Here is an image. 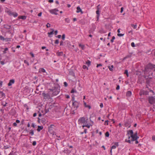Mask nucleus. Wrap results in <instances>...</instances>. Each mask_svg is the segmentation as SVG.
Listing matches in <instances>:
<instances>
[{
	"label": "nucleus",
	"instance_id": "obj_47",
	"mask_svg": "<svg viewBox=\"0 0 155 155\" xmlns=\"http://www.w3.org/2000/svg\"><path fill=\"white\" fill-rule=\"evenodd\" d=\"M25 107L26 108V109L28 110L29 109L28 107L27 106V104H25L24 105Z\"/></svg>",
	"mask_w": 155,
	"mask_h": 155
},
{
	"label": "nucleus",
	"instance_id": "obj_35",
	"mask_svg": "<svg viewBox=\"0 0 155 155\" xmlns=\"http://www.w3.org/2000/svg\"><path fill=\"white\" fill-rule=\"evenodd\" d=\"M99 32L101 34H102V33H105V32L103 30V29H102L99 31Z\"/></svg>",
	"mask_w": 155,
	"mask_h": 155
},
{
	"label": "nucleus",
	"instance_id": "obj_19",
	"mask_svg": "<svg viewBox=\"0 0 155 155\" xmlns=\"http://www.w3.org/2000/svg\"><path fill=\"white\" fill-rule=\"evenodd\" d=\"M11 25H4V28L7 29H10L11 28Z\"/></svg>",
	"mask_w": 155,
	"mask_h": 155
},
{
	"label": "nucleus",
	"instance_id": "obj_32",
	"mask_svg": "<svg viewBox=\"0 0 155 155\" xmlns=\"http://www.w3.org/2000/svg\"><path fill=\"white\" fill-rule=\"evenodd\" d=\"M29 134H31V135H33L34 134V130H31Z\"/></svg>",
	"mask_w": 155,
	"mask_h": 155
},
{
	"label": "nucleus",
	"instance_id": "obj_27",
	"mask_svg": "<svg viewBox=\"0 0 155 155\" xmlns=\"http://www.w3.org/2000/svg\"><path fill=\"white\" fill-rule=\"evenodd\" d=\"M86 64L88 66H90L91 65V61L89 60H88L86 62Z\"/></svg>",
	"mask_w": 155,
	"mask_h": 155
},
{
	"label": "nucleus",
	"instance_id": "obj_10",
	"mask_svg": "<svg viewBox=\"0 0 155 155\" xmlns=\"http://www.w3.org/2000/svg\"><path fill=\"white\" fill-rule=\"evenodd\" d=\"M154 68L153 65L151 63L148 64L146 66V69L147 68V69H152Z\"/></svg>",
	"mask_w": 155,
	"mask_h": 155
},
{
	"label": "nucleus",
	"instance_id": "obj_11",
	"mask_svg": "<svg viewBox=\"0 0 155 155\" xmlns=\"http://www.w3.org/2000/svg\"><path fill=\"white\" fill-rule=\"evenodd\" d=\"M140 96L145 95V91L143 90H141L139 92Z\"/></svg>",
	"mask_w": 155,
	"mask_h": 155
},
{
	"label": "nucleus",
	"instance_id": "obj_31",
	"mask_svg": "<svg viewBox=\"0 0 155 155\" xmlns=\"http://www.w3.org/2000/svg\"><path fill=\"white\" fill-rule=\"evenodd\" d=\"M105 136L107 137H108L109 136V133L108 131L106 132L105 134Z\"/></svg>",
	"mask_w": 155,
	"mask_h": 155
},
{
	"label": "nucleus",
	"instance_id": "obj_38",
	"mask_svg": "<svg viewBox=\"0 0 155 155\" xmlns=\"http://www.w3.org/2000/svg\"><path fill=\"white\" fill-rule=\"evenodd\" d=\"M71 93H77V91L76 90H74V89H72V90H71Z\"/></svg>",
	"mask_w": 155,
	"mask_h": 155
},
{
	"label": "nucleus",
	"instance_id": "obj_20",
	"mask_svg": "<svg viewBox=\"0 0 155 155\" xmlns=\"http://www.w3.org/2000/svg\"><path fill=\"white\" fill-rule=\"evenodd\" d=\"M38 127L37 130L38 132H40L41 130L43 129V126H38Z\"/></svg>",
	"mask_w": 155,
	"mask_h": 155
},
{
	"label": "nucleus",
	"instance_id": "obj_25",
	"mask_svg": "<svg viewBox=\"0 0 155 155\" xmlns=\"http://www.w3.org/2000/svg\"><path fill=\"white\" fill-rule=\"evenodd\" d=\"M8 155H17L16 154V152H14L13 151H12Z\"/></svg>",
	"mask_w": 155,
	"mask_h": 155
},
{
	"label": "nucleus",
	"instance_id": "obj_5",
	"mask_svg": "<svg viewBox=\"0 0 155 155\" xmlns=\"http://www.w3.org/2000/svg\"><path fill=\"white\" fill-rule=\"evenodd\" d=\"M7 13L10 16L12 15L14 17H15L18 15V14L16 12H12L10 10H9L7 11Z\"/></svg>",
	"mask_w": 155,
	"mask_h": 155
},
{
	"label": "nucleus",
	"instance_id": "obj_55",
	"mask_svg": "<svg viewBox=\"0 0 155 155\" xmlns=\"http://www.w3.org/2000/svg\"><path fill=\"white\" fill-rule=\"evenodd\" d=\"M152 139L153 140L155 141V135H154L152 136Z\"/></svg>",
	"mask_w": 155,
	"mask_h": 155
},
{
	"label": "nucleus",
	"instance_id": "obj_30",
	"mask_svg": "<svg viewBox=\"0 0 155 155\" xmlns=\"http://www.w3.org/2000/svg\"><path fill=\"white\" fill-rule=\"evenodd\" d=\"M108 68H109V70H110V71H112L113 70V68H114V66H113V65H112L111 66V67H110V66H108Z\"/></svg>",
	"mask_w": 155,
	"mask_h": 155
},
{
	"label": "nucleus",
	"instance_id": "obj_54",
	"mask_svg": "<svg viewBox=\"0 0 155 155\" xmlns=\"http://www.w3.org/2000/svg\"><path fill=\"white\" fill-rule=\"evenodd\" d=\"M131 46H132V47H134L135 46V44L134 42L131 43Z\"/></svg>",
	"mask_w": 155,
	"mask_h": 155
},
{
	"label": "nucleus",
	"instance_id": "obj_37",
	"mask_svg": "<svg viewBox=\"0 0 155 155\" xmlns=\"http://www.w3.org/2000/svg\"><path fill=\"white\" fill-rule=\"evenodd\" d=\"M24 62L25 63V64H26L27 66H29V62L26 60H24Z\"/></svg>",
	"mask_w": 155,
	"mask_h": 155
},
{
	"label": "nucleus",
	"instance_id": "obj_43",
	"mask_svg": "<svg viewBox=\"0 0 155 155\" xmlns=\"http://www.w3.org/2000/svg\"><path fill=\"white\" fill-rule=\"evenodd\" d=\"M124 35V34H120V33H118L117 35V36L119 37L123 36Z\"/></svg>",
	"mask_w": 155,
	"mask_h": 155
},
{
	"label": "nucleus",
	"instance_id": "obj_3",
	"mask_svg": "<svg viewBox=\"0 0 155 155\" xmlns=\"http://www.w3.org/2000/svg\"><path fill=\"white\" fill-rule=\"evenodd\" d=\"M42 95L43 96L44 98L45 99H50L52 97H53V96H52L51 93L50 91H48V93H42Z\"/></svg>",
	"mask_w": 155,
	"mask_h": 155
},
{
	"label": "nucleus",
	"instance_id": "obj_28",
	"mask_svg": "<svg viewBox=\"0 0 155 155\" xmlns=\"http://www.w3.org/2000/svg\"><path fill=\"white\" fill-rule=\"evenodd\" d=\"M79 47H81L82 50H84V45H82L81 44H79Z\"/></svg>",
	"mask_w": 155,
	"mask_h": 155
},
{
	"label": "nucleus",
	"instance_id": "obj_8",
	"mask_svg": "<svg viewBox=\"0 0 155 155\" xmlns=\"http://www.w3.org/2000/svg\"><path fill=\"white\" fill-rule=\"evenodd\" d=\"M79 102L77 101H74L72 102V105L74 108H76V110L78 107Z\"/></svg>",
	"mask_w": 155,
	"mask_h": 155
},
{
	"label": "nucleus",
	"instance_id": "obj_2",
	"mask_svg": "<svg viewBox=\"0 0 155 155\" xmlns=\"http://www.w3.org/2000/svg\"><path fill=\"white\" fill-rule=\"evenodd\" d=\"M56 130V127L53 124H51L50 125V126L48 127V131L49 133L50 134H52L53 135L55 134L56 135V134H55V131Z\"/></svg>",
	"mask_w": 155,
	"mask_h": 155
},
{
	"label": "nucleus",
	"instance_id": "obj_45",
	"mask_svg": "<svg viewBox=\"0 0 155 155\" xmlns=\"http://www.w3.org/2000/svg\"><path fill=\"white\" fill-rule=\"evenodd\" d=\"M65 21L67 23H68L69 22L70 20L68 18H65Z\"/></svg>",
	"mask_w": 155,
	"mask_h": 155
},
{
	"label": "nucleus",
	"instance_id": "obj_17",
	"mask_svg": "<svg viewBox=\"0 0 155 155\" xmlns=\"http://www.w3.org/2000/svg\"><path fill=\"white\" fill-rule=\"evenodd\" d=\"M52 30V31L50 32H48V36L49 37H51V36L50 35H53V32L54 31V30L53 29H51Z\"/></svg>",
	"mask_w": 155,
	"mask_h": 155
},
{
	"label": "nucleus",
	"instance_id": "obj_33",
	"mask_svg": "<svg viewBox=\"0 0 155 155\" xmlns=\"http://www.w3.org/2000/svg\"><path fill=\"white\" fill-rule=\"evenodd\" d=\"M131 26L134 29H136L137 27V25H136L131 24Z\"/></svg>",
	"mask_w": 155,
	"mask_h": 155
},
{
	"label": "nucleus",
	"instance_id": "obj_36",
	"mask_svg": "<svg viewBox=\"0 0 155 155\" xmlns=\"http://www.w3.org/2000/svg\"><path fill=\"white\" fill-rule=\"evenodd\" d=\"M82 127H83V128H84V127H87L88 128H89L90 127V125H89L88 124H87V125H83L82 126Z\"/></svg>",
	"mask_w": 155,
	"mask_h": 155
},
{
	"label": "nucleus",
	"instance_id": "obj_15",
	"mask_svg": "<svg viewBox=\"0 0 155 155\" xmlns=\"http://www.w3.org/2000/svg\"><path fill=\"white\" fill-rule=\"evenodd\" d=\"M77 10L76 12L77 13H79L80 12H81V13H83V12L82 11L80 7L79 6H78L77 8Z\"/></svg>",
	"mask_w": 155,
	"mask_h": 155
},
{
	"label": "nucleus",
	"instance_id": "obj_23",
	"mask_svg": "<svg viewBox=\"0 0 155 155\" xmlns=\"http://www.w3.org/2000/svg\"><path fill=\"white\" fill-rule=\"evenodd\" d=\"M45 72H46V71H45V70L43 68H40L39 69V72H40L41 73V72L45 73Z\"/></svg>",
	"mask_w": 155,
	"mask_h": 155
},
{
	"label": "nucleus",
	"instance_id": "obj_14",
	"mask_svg": "<svg viewBox=\"0 0 155 155\" xmlns=\"http://www.w3.org/2000/svg\"><path fill=\"white\" fill-rule=\"evenodd\" d=\"M140 96V101H141L142 102H144L145 101V98H144V97L145 96V95H143L142 96Z\"/></svg>",
	"mask_w": 155,
	"mask_h": 155
},
{
	"label": "nucleus",
	"instance_id": "obj_44",
	"mask_svg": "<svg viewBox=\"0 0 155 155\" xmlns=\"http://www.w3.org/2000/svg\"><path fill=\"white\" fill-rule=\"evenodd\" d=\"M72 96H73L72 97V99H71V101H72V102H74V101H75L74 100L75 98H74V96L73 95Z\"/></svg>",
	"mask_w": 155,
	"mask_h": 155
},
{
	"label": "nucleus",
	"instance_id": "obj_4",
	"mask_svg": "<svg viewBox=\"0 0 155 155\" xmlns=\"http://www.w3.org/2000/svg\"><path fill=\"white\" fill-rule=\"evenodd\" d=\"M87 121L85 120V118L84 117H80L78 120V123L79 124H86Z\"/></svg>",
	"mask_w": 155,
	"mask_h": 155
},
{
	"label": "nucleus",
	"instance_id": "obj_60",
	"mask_svg": "<svg viewBox=\"0 0 155 155\" xmlns=\"http://www.w3.org/2000/svg\"><path fill=\"white\" fill-rule=\"evenodd\" d=\"M63 41H61L60 42V46L63 45Z\"/></svg>",
	"mask_w": 155,
	"mask_h": 155
},
{
	"label": "nucleus",
	"instance_id": "obj_21",
	"mask_svg": "<svg viewBox=\"0 0 155 155\" xmlns=\"http://www.w3.org/2000/svg\"><path fill=\"white\" fill-rule=\"evenodd\" d=\"M19 19H21L23 20H25L26 18V16H19L18 17Z\"/></svg>",
	"mask_w": 155,
	"mask_h": 155
},
{
	"label": "nucleus",
	"instance_id": "obj_29",
	"mask_svg": "<svg viewBox=\"0 0 155 155\" xmlns=\"http://www.w3.org/2000/svg\"><path fill=\"white\" fill-rule=\"evenodd\" d=\"M65 43H66L67 44V46L69 48L71 45L70 44V42L68 41H67L66 42H65Z\"/></svg>",
	"mask_w": 155,
	"mask_h": 155
},
{
	"label": "nucleus",
	"instance_id": "obj_42",
	"mask_svg": "<svg viewBox=\"0 0 155 155\" xmlns=\"http://www.w3.org/2000/svg\"><path fill=\"white\" fill-rule=\"evenodd\" d=\"M131 140H128L127 139H126L125 140V142L129 143H131Z\"/></svg>",
	"mask_w": 155,
	"mask_h": 155
},
{
	"label": "nucleus",
	"instance_id": "obj_48",
	"mask_svg": "<svg viewBox=\"0 0 155 155\" xmlns=\"http://www.w3.org/2000/svg\"><path fill=\"white\" fill-rule=\"evenodd\" d=\"M32 144L34 146H35L36 144V141H33Z\"/></svg>",
	"mask_w": 155,
	"mask_h": 155
},
{
	"label": "nucleus",
	"instance_id": "obj_1",
	"mask_svg": "<svg viewBox=\"0 0 155 155\" xmlns=\"http://www.w3.org/2000/svg\"><path fill=\"white\" fill-rule=\"evenodd\" d=\"M51 87L48 88V90L50 91L51 93L53 96H56L60 92L59 87L56 86L54 84H50Z\"/></svg>",
	"mask_w": 155,
	"mask_h": 155
},
{
	"label": "nucleus",
	"instance_id": "obj_52",
	"mask_svg": "<svg viewBox=\"0 0 155 155\" xmlns=\"http://www.w3.org/2000/svg\"><path fill=\"white\" fill-rule=\"evenodd\" d=\"M8 50V48H5L4 49V51H3V53H6V51H7Z\"/></svg>",
	"mask_w": 155,
	"mask_h": 155
},
{
	"label": "nucleus",
	"instance_id": "obj_61",
	"mask_svg": "<svg viewBox=\"0 0 155 155\" xmlns=\"http://www.w3.org/2000/svg\"><path fill=\"white\" fill-rule=\"evenodd\" d=\"M120 89V86L119 85H117L116 88V89L117 90H118Z\"/></svg>",
	"mask_w": 155,
	"mask_h": 155
},
{
	"label": "nucleus",
	"instance_id": "obj_49",
	"mask_svg": "<svg viewBox=\"0 0 155 155\" xmlns=\"http://www.w3.org/2000/svg\"><path fill=\"white\" fill-rule=\"evenodd\" d=\"M50 24L49 23H47V24L46 25V27L48 28L50 27Z\"/></svg>",
	"mask_w": 155,
	"mask_h": 155
},
{
	"label": "nucleus",
	"instance_id": "obj_50",
	"mask_svg": "<svg viewBox=\"0 0 155 155\" xmlns=\"http://www.w3.org/2000/svg\"><path fill=\"white\" fill-rule=\"evenodd\" d=\"M64 85L65 87H67L68 86V84L66 82H64Z\"/></svg>",
	"mask_w": 155,
	"mask_h": 155
},
{
	"label": "nucleus",
	"instance_id": "obj_53",
	"mask_svg": "<svg viewBox=\"0 0 155 155\" xmlns=\"http://www.w3.org/2000/svg\"><path fill=\"white\" fill-rule=\"evenodd\" d=\"M96 13L97 14V15H100L99 10H97L96 11Z\"/></svg>",
	"mask_w": 155,
	"mask_h": 155
},
{
	"label": "nucleus",
	"instance_id": "obj_6",
	"mask_svg": "<svg viewBox=\"0 0 155 155\" xmlns=\"http://www.w3.org/2000/svg\"><path fill=\"white\" fill-rule=\"evenodd\" d=\"M149 101L150 104H154L155 103V97H150L149 99Z\"/></svg>",
	"mask_w": 155,
	"mask_h": 155
},
{
	"label": "nucleus",
	"instance_id": "obj_41",
	"mask_svg": "<svg viewBox=\"0 0 155 155\" xmlns=\"http://www.w3.org/2000/svg\"><path fill=\"white\" fill-rule=\"evenodd\" d=\"M11 40V38H5V40L7 41H10Z\"/></svg>",
	"mask_w": 155,
	"mask_h": 155
},
{
	"label": "nucleus",
	"instance_id": "obj_24",
	"mask_svg": "<svg viewBox=\"0 0 155 155\" xmlns=\"http://www.w3.org/2000/svg\"><path fill=\"white\" fill-rule=\"evenodd\" d=\"M84 106L86 107H88L89 109H90L91 108V106L90 105H87L86 103L84 102Z\"/></svg>",
	"mask_w": 155,
	"mask_h": 155
},
{
	"label": "nucleus",
	"instance_id": "obj_18",
	"mask_svg": "<svg viewBox=\"0 0 155 155\" xmlns=\"http://www.w3.org/2000/svg\"><path fill=\"white\" fill-rule=\"evenodd\" d=\"M56 54L58 56H63L64 54L63 52H57Z\"/></svg>",
	"mask_w": 155,
	"mask_h": 155
},
{
	"label": "nucleus",
	"instance_id": "obj_46",
	"mask_svg": "<svg viewBox=\"0 0 155 155\" xmlns=\"http://www.w3.org/2000/svg\"><path fill=\"white\" fill-rule=\"evenodd\" d=\"M59 43V40L58 39H57L55 41V44H58Z\"/></svg>",
	"mask_w": 155,
	"mask_h": 155
},
{
	"label": "nucleus",
	"instance_id": "obj_34",
	"mask_svg": "<svg viewBox=\"0 0 155 155\" xmlns=\"http://www.w3.org/2000/svg\"><path fill=\"white\" fill-rule=\"evenodd\" d=\"M0 40L3 41L5 40V38L2 36L0 35Z\"/></svg>",
	"mask_w": 155,
	"mask_h": 155
},
{
	"label": "nucleus",
	"instance_id": "obj_51",
	"mask_svg": "<svg viewBox=\"0 0 155 155\" xmlns=\"http://www.w3.org/2000/svg\"><path fill=\"white\" fill-rule=\"evenodd\" d=\"M65 38V34H64L62 35V40H64Z\"/></svg>",
	"mask_w": 155,
	"mask_h": 155
},
{
	"label": "nucleus",
	"instance_id": "obj_26",
	"mask_svg": "<svg viewBox=\"0 0 155 155\" xmlns=\"http://www.w3.org/2000/svg\"><path fill=\"white\" fill-rule=\"evenodd\" d=\"M69 74L73 76H74V73L72 71H69Z\"/></svg>",
	"mask_w": 155,
	"mask_h": 155
},
{
	"label": "nucleus",
	"instance_id": "obj_39",
	"mask_svg": "<svg viewBox=\"0 0 155 155\" xmlns=\"http://www.w3.org/2000/svg\"><path fill=\"white\" fill-rule=\"evenodd\" d=\"M8 104V103L6 102H5V104L3 102L2 103V105H3L4 107H5L7 106V104Z\"/></svg>",
	"mask_w": 155,
	"mask_h": 155
},
{
	"label": "nucleus",
	"instance_id": "obj_56",
	"mask_svg": "<svg viewBox=\"0 0 155 155\" xmlns=\"http://www.w3.org/2000/svg\"><path fill=\"white\" fill-rule=\"evenodd\" d=\"M49 111L48 109H45V114L47 113Z\"/></svg>",
	"mask_w": 155,
	"mask_h": 155
},
{
	"label": "nucleus",
	"instance_id": "obj_22",
	"mask_svg": "<svg viewBox=\"0 0 155 155\" xmlns=\"http://www.w3.org/2000/svg\"><path fill=\"white\" fill-rule=\"evenodd\" d=\"M127 134H128L130 135V136L134 134L133 131L132 130H130L128 131Z\"/></svg>",
	"mask_w": 155,
	"mask_h": 155
},
{
	"label": "nucleus",
	"instance_id": "obj_58",
	"mask_svg": "<svg viewBox=\"0 0 155 155\" xmlns=\"http://www.w3.org/2000/svg\"><path fill=\"white\" fill-rule=\"evenodd\" d=\"M30 54L31 56L33 58L34 57V55L32 52H30Z\"/></svg>",
	"mask_w": 155,
	"mask_h": 155
},
{
	"label": "nucleus",
	"instance_id": "obj_57",
	"mask_svg": "<svg viewBox=\"0 0 155 155\" xmlns=\"http://www.w3.org/2000/svg\"><path fill=\"white\" fill-rule=\"evenodd\" d=\"M4 149H6L9 148V147L8 146H4Z\"/></svg>",
	"mask_w": 155,
	"mask_h": 155
},
{
	"label": "nucleus",
	"instance_id": "obj_64",
	"mask_svg": "<svg viewBox=\"0 0 155 155\" xmlns=\"http://www.w3.org/2000/svg\"><path fill=\"white\" fill-rule=\"evenodd\" d=\"M1 95H2V97H5V94L3 93V92L2 93V94H1Z\"/></svg>",
	"mask_w": 155,
	"mask_h": 155
},
{
	"label": "nucleus",
	"instance_id": "obj_63",
	"mask_svg": "<svg viewBox=\"0 0 155 155\" xmlns=\"http://www.w3.org/2000/svg\"><path fill=\"white\" fill-rule=\"evenodd\" d=\"M126 56L127 58H130L131 56V54L127 55Z\"/></svg>",
	"mask_w": 155,
	"mask_h": 155
},
{
	"label": "nucleus",
	"instance_id": "obj_13",
	"mask_svg": "<svg viewBox=\"0 0 155 155\" xmlns=\"http://www.w3.org/2000/svg\"><path fill=\"white\" fill-rule=\"evenodd\" d=\"M15 83V80L14 79L10 80L9 81V83L8 84V85L9 86L12 85V84H14Z\"/></svg>",
	"mask_w": 155,
	"mask_h": 155
},
{
	"label": "nucleus",
	"instance_id": "obj_40",
	"mask_svg": "<svg viewBox=\"0 0 155 155\" xmlns=\"http://www.w3.org/2000/svg\"><path fill=\"white\" fill-rule=\"evenodd\" d=\"M115 39V37L114 36H113L112 37V39L110 40V42L111 43H113L114 42V40Z\"/></svg>",
	"mask_w": 155,
	"mask_h": 155
},
{
	"label": "nucleus",
	"instance_id": "obj_9",
	"mask_svg": "<svg viewBox=\"0 0 155 155\" xmlns=\"http://www.w3.org/2000/svg\"><path fill=\"white\" fill-rule=\"evenodd\" d=\"M49 12L52 14H54L55 15H57L58 13L57 12H58L59 11L58 9L55 8L53 9L49 10Z\"/></svg>",
	"mask_w": 155,
	"mask_h": 155
},
{
	"label": "nucleus",
	"instance_id": "obj_7",
	"mask_svg": "<svg viewBox=\"0 0 155 155\" xmlns=\"http://www.w3.org/2000/svg\"><path fill=\"white\" fill-rule=\"evenodd\" d=\"M130 137H131L132 138L131 139V141H135L136 140H137V139H138L139 138L138 137H136L134 134L130 136V137H129L128 139H130Z\"/></svg>",
	"mask_w": 155,
	"mask_h": 155
},
{
	"label": "nucleus",
	"instance_id": "obj_16",
	"mask_svg": "<svg viewBox=\"0 0 155 155\" xmlns=\"http://www.w3.org/2000/svg\"><path fill=\"white\" fill-rule=\"evenodd\" d=\"M132 95V92L130 91H128L127 92L126 96L128 97H130Z\"/></svg>",
	"mask_w": 155,
	"mask_h": 155
},
{
	"label": "nucleus",
	"instance_id": "obj_12",
	"mask_svg": "<svg viewBox=\"0 0 155 155\" xmlns=\"http://www.w3.org/2000/svg\"><path fill=\"white\" fill-rule=\"evenodd\" d=\"M114 145H113L111 147V149H115L116 147H118L119 146L118 142H115L114 143Z\"/></svg>",
	"mask_w": 155,
	"mask_h": 155
},
{
	"label": "nucleus",
	"instance_id": "obj_59",
	"mask_svg": "<svg viewBox=\"0 0 155 155\" xmlns=\"http://www.w3.org/2000/svg\"><path fill=\"white\" fill-rule=\"evenodd\" d=\"M152 53L153 54V55L155 56V49H154L152 51Z\"/></svg>",
	"mask_w": 155,
	"mask_h": 155
},
{
	"label": "nucleus",
	"instance_id": "obj_62",
	"mask_svg": "<svg viewBox=\"0 0 155 155\" xmlns=\"http://www.w3.org/2000/svg\"><path fill=\"white\" fill-rule=\"evenodd\" d=\"M127 73H128V70H125L124 74H127Z\"/></svg>",
	"mask_w": 155,
	"mask_h": 155
}]
</instances>
